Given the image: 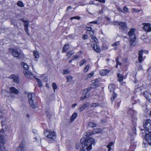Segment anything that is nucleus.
I'll list each match as a JSON object with an SVG mask.
<instances>
[{"label":"nucleus","instance_id":"nucleus-10","mask_svg":"<svg viewBox=\"0 0 151 151\" xmlns=\"http://www.w3.org/2000/svg\"><path fill=\"white\" fill-rule=\"evenodd\" d=\"M142 24L144 26L143 29L146 32H149L151 31V27L150 24L143 23Z\"/></svg>","mask_w":151,"mask_h":151},{"label":"nucleus","instance_id":"nucleus-55","mask_svg":"<svg viewBox=\"0 0 151 151\" xmlns=\"http://www.w3.org/2000/svg\"><path fill=\"white\" fill-rule=\"evenodd\" d=\"M117 9L119 12H122L124 13V11L123 10H122L120 7H117Z\"/></svg>","mask_w":151,"mask_h":151},{"label":"nucleus","instance_id":"nucleus-48","mask_svg":"<svg viewBox=\"0 0 151 151\" xmlns=\"http://www.w3.org/2000/svg\"><path fill=\"white\" fill-rule=\"evenodd\" d=\"M124 12V13L125 12H129L128 9L126 6H124L123 7V10Z\"/></svg>","mask_w":151,"mask_h":151},{"label":"nucleus","instance_id":"nucleus-21","mask_svg":"<svg viewBox=\"0 0 151 151\" xmlns=\"http://www.w3.org/2000/svg\"><path fill=\"white\" fill-rule=\"evenodd\" d=\"M5 143L4 140L0 139V151L3 150L4 149Z\"/></svg>","mask_w":151,"mask_h":151},{"label":"nucleus","instance_id":"nucleus-2","mask_svg":"<svg viewBox=\"0 0 151 151\" xmlns=\"http://www.w3.org/2000/svg\"><path fill=\"white\" fill-rule=\"evenodd\" d=\"M9 51L12 55L18 59H19L23 56V52L19 49L10 48L9 49Z\"/></svg>","mask_w":151,"mask_h":151},{"label":"nucleus","instance_id":"nucleus-24","mask_svg":"<svg viewBox=\"0 0 151 151\" xmlns=\"http://www.w3.org/2000/svg\"><path fill=\"white\" fill-rule=\"evenodd\" d=\"M77 116V114L76 113H74L71 116L69 122L71 123L73 121Z\"/></svg>","mask_w":151,"mask_h":151},{"label":"nucleus","instance_id":"nucleus-45","mask_svg":"<svg viewBox=\"0 0 151 151\" xmlns=\"http://www.w3.org/2000/svg\"><path fill=\"white\" fill-rule=\"evenodd\" d=\"M73 19L80 20L81 19V17L78 16H75L71 17L70 18V19L71 20Z\"/></svg>","mask_w":151,"mask_h":151},{"label":"nucleus","instance_id":"nucleus-36","mask_svg":"<svg viewBox=\"0 0 151 151\" xmlns=\"http://www.w3.org/2000/svg\"><path fill=\"white\" fill-rule=\"evenodd\" d=\"M17 5L20 7H23L24 6L22 2L20 1H18L17 3Z\"/></svg>","mask_w":151,"mask_h":151},{"label":"nucleus","instance_id":"nucleus-20","mask_svg":"<svg viewBox=\"0 0 151 151\" xmlns=\"http://www.w3.org/2000/svg\"><path fill=\"white\" fill-rule=\"evenodd\" d=\"M67 82H69L70 84H73L74 81L73 80V77L71 76H68L66 77Z\"/></svg>","mask_w":151,"mask_h":151},{"label":"nucleus","instance_id":"nucleus-51","mask_svg":"<svg viewBox=\"0 0 151 151\" xmlns=\"http://www.w3.org/2000/svg\"><path fill=\"white\" fill-rule=\"evenodd\" d=\"M24 30L27 33L28 35H29V33L28 32L29 29H28V27H24Z\"/></svg>","mask_w":151,"mask_h":151},{"label":"nucleus","instance_id":"nucleus-19","mask_svg":"<svg viewBox=\"0 0 151 151\" xmlns=\"http://www.w3.org/2000/svg\"><path fill=\"white\" fill-rule=\"evenodd\" d=\"M89 105V103H86L83 105L79 109V111L81 112L83 111L86 108L88 107Z\"/></svg>","mask_w":151,"mask_h":151},{"label":"nucleus","instance_id":"nucleus-9","mask_svg":"<svg viewBox=\"0 0 151 151\" xmlns=\"http://www.w3.org/2000/svg\"><path fill=\"white\" fill-rule=\"evenodd\" d=\"M127 114L128 116H129L133 119V118H134L136 112L132 109L129 108L127 111Z\"/></svg>","mask_w":151,"mask_h":151},{"label":"nucleus","instance_id":"nucleus-61","mask_svg":"<svg viewBox=\"0 0 151 151\" xmlns=\"http://www.w3.org/2000/svg\"><path fill=\"white\" fill-rule=\"evenodd\" d=\"M150 96H149V98L148 99L147 101L151 103V93H150Z\"/></svg>","mask_w":151,"mask_h":151},{"label":"nucleus","instance_id":"nucleus-57","mask_svg":"<svg viewBox=\"0 0 151 151\" xmlns=\"http://www.w3.org/2000/svg\"><path fill=\"white\" fill-rule=\"evenodd\" d=\"M87 97H86V96L85 95L83 96L81 98V100H83L87 98Z\"/></svg>","mask_w":151,"mask_h":151},{"label":"nucleus","instance_id":"nucleus-6","mask_svg":"<svg viewBox=\"0 0 151 151\" xmlns=\"http://www.w3.org/2000/svg\"><path fill=\"white\" fill-rule=\"evenodd\" d=\"M102 132V130L101 129L95 128L93 129L92 132H89L85 133L84 136L86 137V138L89 137L90 138H91L90 136L92 135L93 134L99 133Z\"/></svg>","mask_w":151,"mask_h":151},{"label":"nucleus","instance_id":"nucleus-43","mask_svg":"<svg viewBox=\"0 0 151 151\" xmlns=\"http://www.w3.org/2000/svg\"><path fill=\"white\" fill-rule=\"evenodd\" d=\"M74 53V52L73 51H70L68 52L67 56H68L69 55V57L71 56L72 55H73Z\"/></svg>","mask_w":151,"mask_h":151},{"label":"nucleus","instance_id":"nucleus-41","mask_svg":"<svg viewBox=\"0 0 151 151\" xmlns=\"http://www.w3.org/2000/svg\"><path fill=\"white\" fill-rule=\"evenodd\" d=\"M99 105L98 104L96 103H92L90 104V106L91 107H96Z\"/></svg>","mask_w":151,"mask_h":151},{"label":"nucleus","instance_id":"nucleus-63","mask_svg":"<svg viewBox=\"0 0 151 151\" xmlns=\"http://www.w3.org/2000/svg\"><path fill=\"white\" fill-rule=\"evenodd\" d=\"M118 60H116V64L117 65H121V63L119 62L118 61Z\"/></svg>","mask_w":151,"mask_h":151},{"label":"nucleus","instance_id":"nucleus-39","mask_svg":"<svg viewBox=\"0 0 151 151\" xmlns=\"http://www.w3.org/2000/svg\"><path fill=\"white\" fill-rule=\"evenodd\" d=\"M89 65H87L85 68H84L83 70V71L84 72H86L88 71V69L89 68Z\"/></svg>","mask_w":151,"mask_h":151},{"label":"nucleus","instance_id":"nucleus-52","mask_svg":"<svg viewBox=\"0 0 151 151\" xmlns=\"http://www.w3.org/2000/svg\"><path fill=\"white\" fill-rule=\"evenodd\" d=\"M46 114L48 118H50L51 117V115L48 111H47L46 112Z\"/></svg>","mask_w":151,"mask_h":151},{"label":"nucleus","instance_id":"nucleus-44","mask_svg":"<svg viewBox=\"0 0 151 151\" xmlns=\"http://www.w3.org/2000/svg\"><path fill=\"white\" fill-rule=\"evenodd\" d=\"M8 93V91L6 90H2L1 91V93L3 95H6V93Z\"/></svg>","mask_w":151,"mask_h":151},{"label":"nucleus","instance_id":"nucleus-16","mask_svg":"<svg viewBox=\"0 0 151 151\" xmlns=\"http://www.w3.org/2000/svg\"><path fill=\"white\" fill-rule=\"evenodd\" d=\"M119 25L121 27V29L124 30H126L127 28L126 23L124 22H120Z\"/></svg>","mask_w":151,"mask_h":151},{"label":"nucleus","instance_id":"nucleus-56","mask_svg":"<svg viewBox=\"0 0 151 151\" xmlns=\"http://www.w3.org/2000/svg\"><path fill=\"white\" fill-rule=\"evenodd\" d=\"M96 1H98L100 2L104 3L105 2V0H95Z\"/></svg>","mask_w":151,"mask_h":151},{"label":"nucleus","instance_id":"nucleus-5","mask_svg":"<svg viewBox=\"0 0 151 151\" xmlns=\"http://www.w3.org/2000/svg\"><path fill=\"white\" fill-rule=\"evenodd\" d=\"M144 130L151 132V120L150 119L146 120L143 124Z\"/></svg>","mask_w":151,"mask_h":151},{"label":"nucleus","instance_id":"nucleus-54","mask_svg":"<svg viewBox=\"0 0 151 151\" xmlns=\"http://www.w3.org/2000/svg\"><path fill=\"white\" fill-rule=\"evenodd\" d=\"M89 23L91 24H98V21H94L92 22H90Z\"/></svg>","mask_w":151,"mask_h":151},{"label":"nucleus","instance_id":"nucleus-53","mask_svg":"<svg viewBox=\"0 0 151 151\" xmlns=\"http://www.w3.org/2000/svg\"><path fill=\"white\" fill-rule=\"evenodd\" d=\"M119 42L118 41V42H116V43H113L112 45L113 46H117L119 45Z\"/></svg>","mask_w":151,"mask_h":151},{"label":"nucleus","instance_id":"nucleus-34","mask_svg":"<svg viewBox=\"0 0 151 151\" xmlns=\"http://www.w3.org/2000/svg\"><path fill=\"white\" fill-rule=\"evenodd\" d=\"M114 144V143L112 142H110L109 144L107 145L106 146V147L108 148V151H111V147Z\"/></svg>","mask_w":151,"mask_h":151},{"label":"nucleus","instance_id":"nucleus-58","mask_svg":"<svg viewBox=\"0 0 151 151\" xmlns=\"http://www.w3.org/2000/svg\"><path fill=\"white\" fill-rule=\"evenodd\" d=\"M120 23V22H118L117 21H116L114 22L113 24L115 25H119V23Z\"/></svg>","mask_w":151,"mask_h":151},{"label":"nucleus","instance_id":"nucleus-23","mask_svg":"<svg viewBox=\"0 0 151 151\" xmlns=\"http://www.w3.org/2000/svg\"><path fill=\"white\" fill-rule=\"evenodd\" d=\"M92 48L96 52H100L101 51V49L96 44H93Z\"/></svg>","mask_w":151,"mask_h":151},{"label":"nucleus","instance_id":"nucleus-18","mask_svg":"<svg viewBox=\"0 0 151 151\" xmlns=\"http://www.w3.org/2000/svg\"><path fill=\"white\" fill-rule=\"evenodd\" d=\"M110 70L108 69H102L99 71V73L102 76H104L109 73Z\"/></svg>","mask_w":151,"mask_h":151},{"label":"nucleus","instance_id":"nucleus-1","mask_svg":"<svg viewBox=\"0 0 151 151\" xmlns=\"http://www.w3.org/2000/svg\"><path fill=\"white\" fill-rule=\"evenodd\" d=\"M95 141L93 139L86 138L84 136L82 138L80 141V143H78L76 144V148L78 149L80 148L82 149H86L87 150L89 151L91 149V145L94 144Z\"/></svg>","mask_w":151,"mask_h":151},{"label":"nucleus","instance_id":"nucleus-33","mask_svg":"<svg viewBox=\"0 0 151 151\" xmlns=\"http://www.w3.org/2000/svg\"><path fill=\"white\" fill-rule=\"evenodd\" d=\"M21 65L25 69L27 70H28V69L29 68V67L28 65L27 64L24 63H21Z\"/></svg>","mask_w":151,"mask_h":151},{"label":"nucleus","instance_id":"nucleus-26","mask_svg":"<svg viewBox=\"0 0 151 151\" xmlns=\"http://www.w3.org/2000/svg\"><path fill=\"white\" fill-rule=\"evenodd\" d=\"M94 30L92 31V34L90 33V37H91L92 40L95 42L96 43H97L98 41L97 39L96 38L95 36L93 35Z\"/></svg>","mask_w":151,"mask_h":151},{"label":"nucleus","instance_id":"nucleus-38","mask_svg":"<svg viewBox=\"0 0 151 151\" xmlns=\"http://www.w3.org/2000/svg\"><path fill=\"white\" fill-rule=\"evenodd\" d=\"M86 63V60L85 59H83V60L81 61L80 63V66H82L83 64Z\"/></svg>","mask_w":151,"mask_h":151},{"label":"nucleus","instance_id":"nucleus-4","mask_svg":"<svg viewBox=\"0 0 151 151\" xmlns=\"http://www.w3.org/2000/svg\"><path fill=\"white\" fill-rule=\"evenodd\" d=\"M45 135L48 138L52 139V141H55L56 139L55 132L49 130H46L44 132Z\"/></svg>","mask_w":151,"mask_h":151},{"label":"nucleus","instance_id":"nucleus-22","mask_svg":"<svg viewBox=\"0 0 151 151\" xmlns=\"http://www.w3.org/2000/svg\"><path fill=\"white\" fill-rule=\"evenodd\" d=\"M9 91L12 93H14L15 94H17L19 93V91L14 87H11L10 88Z\"/></svg>","mask_w":151,"mask_h":151},{"label":"nucleus","instance_id":"nucleus-15","mask_svg":"<svg viewBox=\"0 0 151 151\" xmlns=\"http://www.w3.org/2000/svg\"><path fill=\"white\" fill-rule=\"evenodd\" d=\"M143 51L142 50H140L138 52V60L139 63H141L143 61L142 55Z\"/></svg>","mask_w":151,"mask_h":151},{"label":"nucleus","instance_id":"nucleus-13","mask_svg":"<svg viewBox=\"0 0 151 151\" xmlns=\"http://www.w3.org/2000/svg\"><path fill=\"white\" fill-rule=\"evenodd\" d=\"M24 73L27 77L29 78H32L34 76L33 74L28 70L24 71Z\"/></svg>","mask_w":151,"mask_h":151},{"label":"nucleus","instance_id":"nucleus-12","mask_svg":"<svg viewBox=\"0 0 151 151\" xmlns=\"http://www.w3.org/2000/svg\"><path fill=\"white\" fill-rule=\"evenodd\" d=\"M9 78L13 79L14 82L16 83H19V82L18 77L14 74H12L10 75Z\"/></svg>","mask_w":151,"mask_h":151},{"label":"nucleus","instance_id":"nucleus-62","mask_svg":"<svg viewBox=\"0 0 151 151\" xmlns=\"http://www.w3.org/2000/svg\"><path fill=\"white\" fill-rule=\"evenodd\" d=\"M138 68L139 69L141 70L142 69V65H139L138 66Z\"/></svg>","mask_w":151,"mask_h":151},{"label":"nucleus","instance_id":"nucleus-47","mask_svg":"<svg viewBox=\"0 0 151 151\" xmlns=\"http://www.w3.org/2000/svg\"><path fill=\"white\" fill-rule=\"evenodd\" d=\"M94 75V73L93 72H91L90 73L87 74V76L88 78H91Z\"/></svg>","mask_w":151,"mask_h":151},{"label":"nucleus","instance_id":"nucleus-17","mask_svg":"<svg viewBox=\"0 0 151 151\" xmlns=\"http://www.w3.org/2000/svg\"><path fill=\"white\" fill-rule=\"evenodd\" d=\"M130 44L131 46L132 47H134L136 43V39L135 37V38H130Z\"/></svg>","mask_w":151,"mask_h":151},{"label":"nucleus","instance_id":"nucleus-11","mask_svg":"<svg viewBox=\"0 0 151 151\" xmlns=\"http://www.w3.org/2000/svg\"><path fill=\"white\" fill-rule=\"evenodd\" d=\"M145 138L148 144L151 145V132L146 134Z\"/></svg>","mask_w":151,"mask_h":151},{"label":"nucleus","instance_id":"nucleus-59","mask_svg":"<svg viewBox=\"0 0 151 151\" xmlns=\"http://www.w3.org/2000/svg\"><path fill=\"white\" fill-rule=\"evenodd\" d=\"M83 39L84 40L86 39L87 38H88V36L86 35H84L83 37H82Z\"/></svg>","mask_w":151,"mask_h":151},{"label":"nucleus","instance_id":"nucleus-42","mask_svg":"<svg viewBox=\"0 0 151 151\" xmlns=\"http://www.w3.org/2000/svg\"><path fill=\"white\" fill-rule=\"evenodd\" d=\"M117 95L115 93H114L112 95V97L111 98V100L112 102L114 100V99H115Z\"/></svg>","mask_w":151,"mask_h":151},{"label":"nucleus","instance_id":"nucleus-27","mask_svg":"<svg viewBox=\"0 0 151 151\" xmlns=\"http://www.w3.org/2000/svg\"><path fill=\"white\" fill-rule=\"evenodd\" d=\"M0 139L4 140V136L5 134L4 132V130L3 129H2L0 130Z\"/></svg>","mask_w":151,"mask_h":151},{"label":"nucleus","instance_id":"nucleus-32","mask_svg":"<svg viewBox=\"0 0 151 151\" xmlns=\"http://www.w3.org/2000/svg\"><path fill=\"white\" fill-rule=\"evenodd\" d=\"M88 125L90 127L93 128L96 126L97 124L94 123L90 122L88 124Z\"/></svg>","mask_w":151,"mask_h":151},{"label":"nucleus","instance_id":"nucleus-25","mask_svg":"<svg viewBox=\"0 0 151 151\" xmlns=\"http://www.w3.org/2000/svg\"><path fill=\"white\" fill-rule=\"evenodd\" d=\"M108 88L110 92H114V91L115 87L114 84H111L109 86Z\"/></svg>","mask_w":151,"mask_h":151},{"label":"nucleus","instance_id":"nucleus-28","mask_svg":"<svg viewBox=\"0 0 151 151\" xmlns=\"http://www.w3.org/2000/svg\"><path fill=\"white\" fill-rule=\"evenodd\" d=\"M69 47L70 46L68 44H65L63 47L62 52H66L67 50L69 48Z\"/></svg>","mask_w":151,"mask_h":151},{"label":"nucleus","instance_id":"nucleus-60","mask_svg":"<svg viewBox=\"0 0 151 151\" xmlns=\"http://www.w3.org/2000/svg\"><path fill=\"white\" fill-rule=\"evenodd\" d=\"M86 29L88 31H90L91 30L92 28L90 27H87L86 28Z\"/></svg>","mask_w":151,"mask_h":151},{"label":"nucleus","instance_id":"nucleus-46","mask_svg":"<svg viewBox=\"0 0 151 151\" xmlns=\"http://www.w3.org/2000/svg\"><path fill=\"white\" fill-rule=\"evenodd\" d=\"M132 10L133 12L135 13L139 12H140L141 11V10H138V9H137L134 8H132Z\"/></svg>","mask_w":151,"mask_h":151},{"label":"nucleus","instance_id":"nucleus-14","mask_svg":"<svg viewBox=\"0 0 151 151\" xmlns=\"http://www.w3.org/2000/svg\"><path fill=\"white\" fill-rule=\"evenodd\" d=\"M135 29L134 28H131L130 30L128 32V35L129 36L130 38H135V37L134 34Z\"/></svg>","mask_w":151,"mask_h":151},{"label":"nucleus","instance_id":"nucleus-64","mask_svg":"<svg viewBox=\"0 0 151 151\" xmlns=\"http://www.w3.org/2000/svg\"><path fill=\"white\" fill-rule=\"evenodd\" d=\"M147 145V143L144 142L142 144L143 147H145L146 145Z\"/></svg>","mask_w":151,"mask_h":151},{"label":"nucleus","instance_id":"nucleus-30","mask_svg":"<svg viewBox=\"0 0 151 151\" xmlns=\"http://www.w3.org/2000/svg\"><path fill=\"white\" fill-rule=\"evenodd\" d=\"M117 77L118 78V81L119 82L122 81L123 79V77L122 75L118 74H117Z\"/></svg>","mask_w":151,"mask_h":151},{"label":"nucleus","instance_id":"nucleus-40","mask_svg":"<svg viewBox=\"0 0 151 151\" xmlns=\"http://www.w3.org/2000/svg\"><path fill=\"white\" fill-rule=\"evenodd\" d=\"M52 87L54 90V91H55V90L57 88V86L56 84V83H53L52 84Z\"/></svg>","mask_w":151,"mask_h":151},{"label":"nucleus","instance_id":"nucleus-3","mask_svg":"<svg viewBox=\"0 0 151 151\" xmlns=\"http://www.w3.org/2000/svg\"><path fill=\"white\" fill-rule=\"evenodd\" d=\"M28 98L29 103L33 109L37 107V104L35 100V94L33 93H29L28 94Z\"/></svg>","mask_w":151,"mask_h":151},{"label":"nucleus","instance_id":"nucleus-49","mask_svg":"<svg viewBox=\"0 0 151 151\" xmlns=\"http://www.w3.org/2000/svg\"><path fill=\"white\" fill-rule=\"evenodd\" d=\"M37 81L39 85L40 86H42V84L41 81L39 79H37Z\"/></svg>","mask_w":151,"mask_h":151},{"label":"nucleus","instance_id":"nucleus-35","mask_svg":"<svg viewBox=\"0 0 151 151\" xmlns=\"http://www.w3.org/2000/svg\"><path fill=\"white\" fill-rule=\"evenodd\" d=\"M33 54L35 58H38L39 57V52L38 51H35L33 52Z\"/></svg>","mask_w":151,"mask_h":151},{"label":"nucleus","instance_id":"nucleus-50","mask_svg":"<svg viewBox=\"0 0 151 151\" xmlns=\"http://www.w3.org/2000/svg\"><path fill=\"white\" fill-rule=\"evenodd\" d=\"M73 58H72V60H76L77 59H78L79 57V56L78 55H76L73 56Z\"/></svg>","mask_w":151,"mask_h":151},{"label":"nucleus","instance_id":"nucleus-31","mask_svg":"<svg viewBox=\"0 0 151 151\" xmlns=\"http://www.w3.org/2000/svg\"><path fill=\"white\" fill-rule=\"evenodd\" d=\"M142 94L145 97L147 100V101L148 99L149 98V93L147 91H145L142 93Z\"/></svg>","mask_w":151,"mask_h":151},{"label":"nucleus","instance_id":"nucleus-7","mask_svg":"<svg viewBox=\"0 0 151 151\" xmlns=\"http://www.w3.org/2000/svg\"><path fill=\"white\" fill-rule=\"evenodd\" d=\"M101 80L99 78L97 79H95V80L93 81H94L93 82V83H94L93 84L91 85V86L87 89V91H90L91 90V88H94L96 87H97V86L99 85V84L96 83L99 82Z\"/></svg>","mask_w":151,"mask_h":151},{"label":"nucleus","instance_id":"nucleus-8","mask_svg":"<svg viewBox=\"0 0 151 151\" xmlns=\"http://www.w3.org/2000/svg\"><path fill=\"white\" fill-rule=\"evenodd\" d=\"M25 142L24 141H23L17 148V151H25Z\"/></svg>","mask_w":151,"mask_h":151},{"label":"nucleus","instance_id":"nucleus-37","mask_svg":"<svg viewBox=\"0 0 151 151\" xmlns=\"http://www.w3.org/2000/svg\"><path fill=\"white\" fill-rule=\"evenodd\" d=\"M70 72V70L68 69L63 70V74L65 75L69 74Z\"/></svg>","mask_w":151,"mask_h":151},{"label":"nucleus","instance_id":"nucleus-29","mask_svg":"<svg viewBox=\"0 0 151 151\" xmlns=\"http://www.w3.org/2000/svg\"><path fill=\"white\" fill-rule=\"evenodd\" d=\"M20 20H21L24 23V27L29 26V22L28 21L25 20L24 18L21 19Z\"/></svg>","mask_w":151,"mask_h":151}]
</instances>
